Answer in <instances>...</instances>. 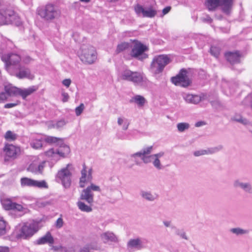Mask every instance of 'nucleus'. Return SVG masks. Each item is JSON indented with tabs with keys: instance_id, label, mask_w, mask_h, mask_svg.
Returning a JSON list of instances; mask_svg holds the SVG:
<instances>
[{
	"instance_id": "f257e3e1",
	"label": "nucleus",
	"mask_w": 252,
	"mask_h": 252,
	"mask_svg": "<svg viewBox=\"0 0 252 252\" xmlns=\"http://www.w3.org/2000/svg\"><path fill=\"white\" fill-rule=\"evenodd\" d=\"M234 0H206L205 4L209 11H214L220 7L224 14L229 15L231 13Z\"/></svg>"
},
{
	"instance_id": "f03ea898",
	"label": "nucleus",
	"mask_w": 252,
	"mask_h": 252,
	"mask_svg": "<svg viewBox=\"0 0 252 252\" xmlns=\"http://www.w3.org/2000/svg\"><path fill=\"white\" fill-rule=\"evenodd\" d=\"M80 60L85 64H91L97 58L96 52L94 47L90 45H82L79 54Z\"/></svg>"
},
{
	"instance_id": "7ed1b4c3",
	"label": "nucleus",
	"mask_w": 252,
	"mask_h": 252,
	"mask_svg": "<svg viewBox=\"0 0 252 252\" xmlns=\"http://www.w3.org/2000/svg\"><path fill=\"white\" fill-rule=\"evenodd\" d=\"M38 14L47 21L53 20L59 18L61 14L60 10L52 4H47L43 8L37 10Z\"/></svg>"
},
{
	"instance_id": "20e7f679",
	"label": "nucleus",
	"mask_w": 252,
	"mask_h": 252,
	"mask_svg": "<svg viewBox=\"0 0 252 252\" xmlns=\"http://www.w3.org/2000/svg\"><path fill=\"white\" fill-rule=\"evenodd\" d=\"M133 46H131L130 56L131 58L139 61H143L148 57V55L145 52L149 50L148 46L137 40H134Z\"/></svg>"
},
{
	"instance_id": "39448f33",
	"label": "nucleus",
	"mask_w": 252,
	"mask_h": 252,
	"mask_svg": "<svg viewBox=\"0 0 252 252\" xmlns=\"http://www.w3.org/2000/svg\"><path fill=\"white\" fill-rule=\"evenodd\" d=\"M170 59L166 55H160L155 57L151 64V69L156 74L162 72L165 66L170 63Z\"/></svg>"
},
{
	"instance_id": "423d86ee",
	"label": "nucleus",
	"mask_w": 252,
	"mask_h": 252,
	"mask_svg": "<svg viewBox=\"0 0 252 252\" xmlns=\"http://www.w3.org/2000/svg\"><path fill=\"white\" fill-rule=\"evenodd\" d=\"M191 69L182 68L179 73L174 77L171 78L172 82L176 86L183 87H187L191 84V80L190 78V72Z\"/></svg>"
},
{
	"instance_id": "0eeeda50",
	"label": "nucleus",
	"mask_w": 252,
	"mask_h": 252,
	"mask_svg": "<svg viewBox=\"0 0 252 252\" xmlns=\"http://www.w3.org/2000/svg\"><path fill=\"white\" fill-rule=\"evenodd\" d=\"M121 78L123 80L132 82L137 85L144 81V78L140 73L133 72L129 69H126L122 72Z\"/></svg>"
},
{
	"instance_id": "6e6552de",
	"label": "nucleus",
	"mask_w": 252,
	"mask_h": 252,
	"mask_svg": "<svg viewBox=\"0 0 252 252\" xmlns=\"http://www.w3.org/2000/svg\"><path fill=\"white\" fill-rule=\"evenodd\" d=\"M2 61L5 63V67L6 70L8 71L9 67H12L14 70L17 66H20V62L21 61V57L16 54H10L4 55L1 56Z\"/></svg>"
},
{
	"instance_id": "1a4fd4ad",
	"label": "nucleus",
	"mask_w": 252,
	"mask_h": 252,
	"mask_svg": "<svg viewBox=\"0 0 252 252\" xmlns=\"http://www.w3.org/2000/svg\"><path fill=\"white\" fill-rule=\"evenodd\" d=\"M69 166L70 164H68L65 168L59 171L57 175V177L61 180L63 185L65 188H68L71 185V173L68 169Z\"/></svg>"
},
{
	"instance_id": "9d476101",
	"label": "nucleus",
	"mask_w": 252,
	"mask_h": 252,
	"mask_svg": "<svg viewBox=\"0 0 252 252\" xmlns=\"http://www.w3.org/2000/svg\"><path fill=\"white\" fill-rule=\"evenodd\" d=\"M15 17L13 10L10 9H0V26L12 23Z\"/></svg>"
},
{
	"instance_id": "9b49d317",
	"label": "nucleus",
	"mask_w": 252,
	"mask_h": 252,
	"mask_svg": "<svg viewBox=\"0 0 252 252\" xmlns=\"http://www.w3.org/2000/svg\"><path fill=\"white\" fill-rule=\"evenodd\" d=\"M134 10L138 15L142 14L143 17L152 18L157 14V9L153 6H150L147 9H145L142 5L137 4L134 7Z\"/></svg>"
},
{
	"instance_id": "f8f14e48",
	"label": "nucleus",
	"mask_w": 252,
	"mask_h": 252,
	"mask_svg": "<svg viewBox=\"0 0 252 252\" xmlns=\"http://www.w3.org/2000/svg\"><path fill=\"white\" fill-rule=\"evenodd\" d=\"M12 67L10 66L8 69V73L11 75L15 76L19 79L28 78L30 76L31 71L30 69L27 68L21 65L18 66H17V67L15 68L14 70Z\"/></svg>"
},
{
	"instance_id": "ddd939ff",
	"label": "nucleus",
	"mask_w": 252,
	"mask_h": 252,
	"mask_svg": "<svg viewBox=\"0 0 252 252\" xmlns=\"http://www.w3.org/2000/svg\"><path fill=\"white\" fill-rule=\"evenodd\" d=\"M148 242L147 240L139 237L131 239L127 242V247L128 248L140 250L146 247Z\"/></svg>"
},
{
	"instance_id": "4468645a",
	"label": "nucleus",
	"mask_w": 252,
	"mask_h": 252,
	"mask_svg": "<svg viewBox=\"0 0 252 252\" xmlns=\"http://www.w3.org/2000/svg\"><path fill=\"white\" fill-rule=\"evenodd\" d=\"M5 153V160H8L9 158L14 159L20 153V149L19 147L12 144H7L4 148Z\"/></svg>"
},
{
	"instance_id": "2eb2a0df",
	"label": "nucleus",
	"mask_w": 252,
	"mask_h": 252,
	"mask_svg": "<svg viewBox=\"0 0 252 252\" xmlns=\"http://www.w3.org/2000/svg\"><path fill=\"white\" fill-rule=\"evenodd\" d=\"M233 186L235 189H241L245 193L252 194V184L250 182H243L241 179H236L234 181Z\"/></svg>"
},
{
	"instance_id": "dca6fc26",
	"label": "nucleus",
	"mask_w": 252,
	"mask_h": 252,
	"mask_svg": "<svg viewBox=\"0 0 252 252\" xmlns=\"http://www.w3.org/2000/svg\"><path fill=\"white\" fill-rule=\"evenodd\" d=\"M32 236V224L26 223L20 229L16 234L18 239H26Z\"/></svg>"
},
{
	"instance_id": "f3484780",
	"label": "nucleus",
	"mask_w": 252,
	"mask_h": 252,
	"mask_svg": "<svg viewBox=\"0 0 252 252\" xmlns=\"http://www.w3.org/2000/svg\"><path fill=\"white\" fill-rule=\"evenodd\" d=\"M225 57L231 64L240 63L242 55L239 51L228 52L225 54Z\"/></svg>"
},
{
	"instance_id": "a211bd4d",
	"label": "nucleus",
	"mask_w": 252,
	"mask_h": 252,
	"mask_svg": "<svg viewBox=\"0 0 252 252\" xmlns=\"http://www.w3.org/2000/svg\"><path fill=\"white\" fill-rule=\"evenodd\" d=\"M139 194L142 199L149 202H154L158 198V195L151 191L141 189Z\"/></svg>"
},
{
	"instance_id": "6ab92c4d",
	"label": "nucleus",
	"mask_w": 252,
	"mask_h": 252,
	"mask_svg": "<svg viewBox=\"0 0 252 252\" xmlns=\"http://www.w3.org/2000/svg\"><path fill=\"white\" fill-rule=\"evenodd\" d=\"M94 196L92 191H90L89 188H86L82 191L80 199L85 201L89 205H93L94 202Z\"/></svg>"
},
{
	"instance_id": "aec40b11",
	"label": "nucleus",
	"mask_w": 252,
	"mask_h": 252,
	"mask_svg": "<svg viewBox=\"0 0 252 252\" xmlns=\"http://www.w3.org/2000/svg\"><path fill=\"white\" fill-rule=\"evenodd\" d=\"M54 243V239L50 232H47L45 235L39 238L34 242V244L36 245H43L48 244L50 246Z\"/></svg>"
},
{
	"instance_id": "412c9836",
	"label": "nucleus",
	"mask_w": 252,
	"mask_h": 252,
	"mask_svg": "<svg viewBox=\"0 0 252 252\" xmlns=\"http://www.w3.org/2000/svg\"><path fill=\"white\" fill-rule=\"evenodd\" d=\"M153 149V146H149L147 148L143 149L141 151L139 152L130 155V157L131 158H135V162L136 164L138 165L139 162H138V161H137L136 158L139 157L141 158V159H142V158H143L144 156L150 154L152 153Z\"/></svg>"
},
{
	"instance_id": "4be33fe9",
	"label": "nucleus",
	"mask_w": 252,
	"mask_h": 252,
	"mask_svg": "<svg viewBox=\"0 0 252 252\" xmlns=\"http://www.w3.org/2000/svg\"><path fill=\"white\" fill-rule=\"evenodd\" d=\"M101 237L104 243L108 242H117L118 241L117 236L111 232L107 231L102 233Z\"/></svg>"
},
{
	"instance_id": "5701e85b",
	"label": "nucleus",
	"mask_w": 252,
	"mask_h": 252,
	"mask_svg": "<svg viewBox=\"0 0 252 252\" xmlns=\"http://www.w3.org/2000/svg\"><path fill=\"white\" fill-rule=\"evenodd\" d=\"M60 146L59 149L56 150L57 154L60 157L62 158L66 157L70 152L69 147L63 143H60L59 145Z\"/></svg>"
},
{
	"instance_id": "b1692460",
	"label": "nucleus",
	"mask_w": 252,
	"mask_h": 252,
	"mask_svg": "<svg viewBox=\"0 0 252 252\" xmlns=\"http://www.w3.org/2000/svg\"><path fill=\"white\" fill-rule=\"evenodd\" d=\"M184 99L188 103L192 104H197L201 101V96L198 95H193L192 94H184L183 95Z\"/></svg>"
},
{
	"instance_id": "393cba45",
	"label": "nucleus",
	"mask_w": 252,
	"mask_h": 252,
	"mask_svg": "<svg viewBox=\"0 0 252 252\" xmlns=\"http://www.w3.org/2000/svg\"><path fill=\"white\" fill-rule=\"evenodd\" d=\"M129 102L130 103L134 102L139 107H143L146 103L147 100L143 96L140 95H136L130 99Z\"/></svg>"
},
{
	"instance_id": "a878e982",
	"label": "nucleus",
	"mask_w": 252,
	"mask_h": 252,
	"mask_svg": "<svg viewBox=\"0 0 252 252\" xmlns=\"http://www.w3.org/2000/svg\"><path fill=\"white\" fill-rule=\"evenodd\" d=\"M43 139L47 143L49 144H56L57 145H59L60 143L63 144V138L51 136H47Z\"/></svg>"
},
{
	"instance_id": "bb28decb",
	"label": "nucleus",
	"mask_w": 252,
	"mask_h": 252,
	"mask_svg": "<svg viewBox=\"0 0 252 252\" xmlns=\"http://www.w3.org/2000/svg\"><path fill=\"white\" fill-rule=\"evenodd\" d=\"M231 120L238 122L244 125H248L250 124L249 121L246 118H244L239 113H236L231 117Z\"/></svg>"
},
{
	"instance_id": "cd10ccee",
	"label": "nucleus",
	"mask_w": 252,
	"mask_h": 252,
	"mask_svg": "<svg viewBox=\"0 0 252 252\" xmlns=\"http://www.w3.org/2000/svg\"><path fill=\"white\" fill-rule=\"evenodd\" d=\"M4 88L5 91L8 96L12 95H18L19 88L11 85L6 86Z\"/></svg>"
},
{
	"instance_id": "c85d7f7f",
	"label": "nucleus",
	"mask_w": 252,
	"mask_h": 252,
	"mask_svg": "<svg viewBox=\"0 0 252 252\" xmlns=\"http://www.w3.org/2000/svg\"><path fill=\"white\" fill-rule=\"evenodd\" d=\"M77 205L78 208L82 212H91L92 211V206L93 205L86 204L84 202L78 201L77 203Z\"/></svg>"
},
{
	"instance_id": "c756f323",
	"label": "nucleus",
	"mask_w": 252,
	"mask_h": 252,
	"mask_svg": "<svg viewBox=\"0 0 252 252\" xmlns=\"http://www.w3.org/2000/svg\"><path fill=\"white\" fill-rule=\"evenodd\" d=\"M8 229L7 222L2 218H0V236L6 234Z\"/></svg>"
},
{
	"instance_id": "7c9ffc66",
	"label": "nucleus",
	"mask_w": 252,
	"mask_h": 252,
	"mask_svg": "<svg viewBox=\"0 0 252 252\" xmlns=\"http://www.w3.org/2000/svg\"><path fill=\"white\" fill-rule=\"evenodd\" d=\"M131 47V45L130 43L124 42L117 45L116 52L117 54H119L124 51L127 50Z\"/></svg>"
},
{
	"instance_id": "2f4dec72",
	"label": "nucleus",
	"mask_w": 252,
	"mask_h": 252,
	"mask_svg": "<svg viewBox=\"0 0 252 252\" xmlns=\"http://www.w3.org/2000/svg\"><path fill=\"white\" fill-rule=\"evenodd\" d=\"M32 187L40 189H47L48 188V185L45 180L38 181L32 180Z\"/></svg>"
},
{
	"instance_id": "473e14b6",
	"label": "nucleus",
	"mask_w": 252,
	"mask_h": 252,
	"mask_svg": "<svg viewBox=\"0 0 252 252\" xmlns=\"http://www.w3.org/2000/svg\"><path fill=\"white\" fill-rule=\"evenodd\" d=\"M44 139L42 136L38 138H34L32 140V148L38 149L41 148L43 146V141Z\"/></svg>"
},
{
	"instance_id": "72a5a7b5",
	"label": "nucleus",
	"mask_w": 252,
	"mask_h": 252,
	"mask_svg": "<svg viewBox=\"0 0 252 252\" xmlns=\"http://www.w3.org/2000/svg\"><path fill=\"white\" fill-rule=\"evenodd\" d=\"M32 94V88L28 89L19 88L18 95L21 96L23 99H25L28 96Z\"/></svg>"
},
{
	"instance_id": "f704fd0d",
	"label": "nucleus",
	"mask_w": 252,
	"mask_h": 252,
	"mask_svg": "<svg viewBox=\"0 0 252 252\" xmlns=\"http://www.w3.org/2000/svg\"><path fill=\"white\" fill-rule=\"evenodd\" d=\"M230 232L237 236L246 234L249 233V231L240 227L232 228L230 229Z\"/></svg>"
},
{
	"instance_id": "c9c22d12",
	"label": "nucleus",
	"mask_w": 252,
	"mask_h": 252,
	"mask_svg": "<svg viewBox=\"0 0 252 252\" xmlns=\"http://www.w3.org/2000/svg\"><path fill=\"white\" fill-rule=\"evenodd\" d=\"M1 203L5 210H10L13 209L14 202H12L9 199H5L1 200Z\"/></svg>"
},
{
	"instance_id": "e433bc0d",
	"label": "nucleus",
	"mask_w": 252,
	"mask_h": 252,
	"mask_svg": "<svg viewBox=\"0 0 252 252\" xmlns=\"http://www.w3.org/2000/svg\"><path fill=\"white\" fill-rule=\"evenodd\" d=\"M190 127V125L188 123H179L177 125V128L179 132H183L188 130Z\"/></svg>"
},
{
	"instance_id": "4c0bfd02",
	"label": "nucleus",
	"mask_w": 252,
	"mask_h": 252,
	"mask_svg": "<svg viewBox=\"0 0 252 252\" xmlns=\"http://www.w3.org/2000/svg\"><path fill=\"white\" fill-rule=\"evenodd\" d=\"M223 148V146L222 145H219L217 147L208 148L207 150H205V154L206 155H209V154H213L215 153H217L221 150H222Z\"/></svg>"
},
{
	"instance_id": "58836bf2",
	"label": "nucleus",
	"mask_w": 252,
	"mask_h": 252,
	"mask_svg": "<svg viewBox=\"0 0 252 252\" xmlns=\"http://www.w3.org/2000/svg\"><path fill=\"white\" fill-rule=\"evenodd\" d=\"M86 247H88V249L90 251L91 250H98L99 247L96 242H92L90 243L86 244Z\"/></svg>"
},
{
	"instance_id": "ea45409f",
	"label": "nucleus",
	"mask_w": 252,
	"mask_h": 252,
	"mask_svg": "<svg viewBox=\"0 0 252 252\" xmlns=\"http://www.w3.org/2000/svg\"><path fill=\"white\" fill-rule=\"evenodd\" d=\"M5 138L7 140L13 141L16 139L17 135L12 131L9 130L7 131L5 135Z\"/></svg>"
},
{
	"instance_id": "a19ab883",
	"label": "nucleus",
	"mask_w": 252,
	"mask_h": 252,
	"mask_svg": "<svg viewBox=\"0 0 252 252\" xmlns=\"http://www.w3.org/2000/svg\"><path fill=\"white\" fill-rule=\"evenodd\" d=\"M21 184L22 187L32 186V179L24 177L21 179Z\"/></svg>"
},
{
	"instance_id": "79ce46f5",
	"label": "nucleus",
	"mask_w": 252,
	"mask_h": 252,
	"mask_svg": "<svg viewBox=\"0 0 252 252\" xmlns=\"http://www.w3.org/2000/svg\"><path fill=\"white\" fill-rule=\"evenodd\" d=\"M210 53L214 57L217 58L220 55V49L219 47L212 46L210 48Z\"/></svg>"
},
{
	"instance_id": "37998d69",
	"label": "nucleus",
	"mask_w": 252,
	"mask_h": 252,
	"mask_svg": "<svg viewBox=\"0 0 252 252\" xmlns=\"http://www.w3.org/2000/svg\"><path fill=\"white\" fill-rule=\"evenodd\" d=\"M153 164L154 167L158 170L161 169L163 167L159 158H154L153 161Z\"/></svg>"
},
{
	"instance_id": "c03bdc74",
	"label": "nucleus",
	"mask_w": 252,
	"mask_h": 252,
	"mask_svg": "<svg viewBox=\"0 0 252 252\" xmlns=\"http://www.w3.org/2000/svg\"><path fill=\"white\" fill-rule=\"evenodd\" d=\"M85 106L83 103H81L78 107L75 109V114L77 116H80L83 112Z\"/></svg>"
},
{
	"instance_id": "a18cd8bd",
	"label": "nucleus",
	"mask_w": 252,
	"mask_h": 252,
	"mask_svg": "<svg viewBox=\"0 0 252 252\" xmlns=\"http://www.w3.org/2000/svg\"><path fill=\"white\" fill-rule=\"evenodd\" d=\"M87 173H81V177L80 178V187L84 188L85 187L84 183L86 181Z\"/></svg>"
},
{
	"instance_id": "49530a36",
	"label": "nucleus",
	"mask_w": 252,
	"mask_h": 252,
	"mask_svg": "<svg viewBox=\"0 0 252 252\" xmlns=\"http://www.w3.org/2000/svg\"><path fill=\"white\" fill-rule=\"evenodd\" d=\"M66 124V122L63 119H61L56 123V128L59 129L63 127Z\"/></svg>"
},
{
	"instance_id": "de8ad7c7",
	"label": "nucleus",
	"mask_w": 252,
	"mask_h": 252,
	"mask_svg": "<svg viewBox=\"0 0 252 252\" xmlns=\"http://www.w3.org/2000/svg\"><path fill=\"white\" fill-rule=\"evenodd\" d=\"M45 155L49 157H54L57 154L56 150H55L53 148H51L46 152Z\"/></svg>"
},
{
	"instance_id": "09e8293b",
	"label": "nucleus",
	"mask_w": 252,
	"mask_h": 252,
	"mask_svg": "<svg viewBox=\"0 0 252 252\" xmlns=\"http://www.w3.org/2000/svg\"><path fill=\"white\" fill-rule=\"evenodd\" d=\"M154 157H152V155L148 156L146 155L142 158V160L143 161L144 163L147 164L151 162V160L154 159Z\"/></svg>"
},
{
	"instance_id": "8fccbe9b",
	"label": "nucleus",
	"mask_w": 252,
	"mask_h": 252,
	"mask_svg": "<svg viewBox=\"0 0 252 252\" xmlns=\"http://www.w3.org/2000/svg\"><path fill=\"white\" fill-rule=\"evenodd\" d=\"M176 234L180 236L182 238L184 239L185 240H188V237L186 235V233L183 231L179 229H177L176 231Z\"/></svg>"
},
{
	"instance_id": "3c124183",
	"label": "nucleus",
	"mask_w": 252,
	"mask_h": 252,
	"mask_svg": "<svg viewBox=\"0 0 252 252\" xmlns=\"http://www.w3.org/2000/svg\"><path fill=\"white\" fill-rule=\"evenodd\" d=\"M87 188H89L90 191H92V190L100 191V187L93 184H91V185L88 186Z\"/></svg>"
},
{
	"instance_id": "603ef678",
	"label": "nucleus",
	"mask_w": 252,
	"mask_h": 252,
	"mask_svg": "<svg viewBox=\"0 0 252 252\" xmlns=\"http://www.w3.org/2000/svg\"><path fill=\"white\" fill-rule=\"evenodd\" d=\"M63 220L61 218H59L57 219L55 223V226L57 228H60L63 226Z\"/></svg>"
},
{
	"instance_id": "864d4df0",
	"label": "nucleus",
	"mask_w": 252,
	"mask_h": 252,
	"mask_svg": "<svg viewBox=\"0 0 252 252\" xmlns=\"http://www.w3.org/2000/svg\"><path fill=\"white\" fill-rule=\"evenodd\" d=\"M8 95L6 92H1L0 93V103L3 102L8 97Z\"/></svg>"
},
{
	"instance_id": "5fc2aeb1",
	"label": "nucleus",
	"mask_w": 252,
	"mask_h": 252,
	"mask_svg": "<svg viewBox=\"0 0 252 252\" xmlns=\"http://www.w3.org/2000/svg\"><path fill=\"white\" fill-rule=\"evenodd\" d=\"M44 162L42 163L41 164H40L37 167V169H36L34 171V173L36 174H42L44 165Z\"/></svg>"
},
{
	"instance_id": "6e6d98bb",
	"label": "nucleus",
	"mask_w": 252,
	"mask_h": 252,
	"mask_svg": "<svg viewBox=\"0 0 252 252\" xmlns=\"http://www.w3.org/2000/svg\"><path fill=\"white\" fill-rule=\"evenodd\" d=\"M62 96L63 97L62 101L63 102H66L68 101L69 98V96L68 93L64 92H63L62 93Z\"/></svg>"
},
{
	"instance_id": "4d7b16f0",
	"label": "nucleus",
	"mask_w": 252,
	"mask_h": 252,
	"mask_svg": "<svg viewBox=\"0 0 252 252\" xmlns=\"http://www.w3.org/2000/svg\"><path fill=\"white\" fill-rule=\"evenodd\" d=\"M193 155L195 157H199L202 155H206L205 151V150L196 151L194 152Z\"/></svg>"
},
{
	"instance_id": "13d9d810",
	"label": "nucleus",
	"mask_w": 252,
	"mask_h": 252,
	"mask_svg": "<svg viewBox=\"0 0 252 252\" xmlns=\"http://www.w3.org/2000/svg\"><path fill=\"white\" fill-rule=\"evenodd\" d=\"M71 83V80L70 79H65L62 81V84L67 88H68Z\"/></svg>"
},
{
	"instance_id": "bf43d9fd",
	"label": "nucleus",
	"mask_w": 252,
	"mask_h": 252,
	"mask_svg": "<svg viewBox=\"0 0 252 252\" xmlns=\"http://www.w3.org/2000/svg\"><path fill=\"white\" fill-rule=\"evenodd\" d=\"M201 19L203 22L209 23H211L213 21V19L210 17L209 15H206L205 17L202 18Z\"/></svg>"
},
{
	"instance_id": "052dcab7",
	"label": "nucleus",
	"mask_w": 252,
	"mask_h": 252,
	"mask_svg": "<svg viewBox=\"0 0 252 252\" xmlns=\"http://www.w3.org/2000/svg\"><path fill=\"white\" fill-rule=\"evenodd\" d=\"M22 209L23 207L22 205L14 202L12 210L20 211L22 210Z\"/></svg>"
},
{
	"instance_id": "680f3d73",
	"label": "nucleus",
	"mask_w": 252,
	"mask_h": 252,
	"mask_svg": "<svg viewBox=\"0 0 252 252\" xmlns=\"http://www.w3.org/2000/svg\"><path fill=\"white\" fill-rule=\"evenodd\" d=\"M51 247V249L54 252H58L63 249V247L62 246H53L52 245Z\"/></svg>"
},
{
	"instance_id": "e2e57ef3",
	"label": "nucleus",
	"mask_w": 252,
	"mask_h": 252,
	"mask_svg": "<svg viewBox=\"0 0 252 252\" xmlns=\"http://www.w3.org/2000/svg\"><path fill=\"white\" fill-rule=\"evenodd\" d=\"M46 124L48 128H56V123L53 121L48 122Z\"/></svg>"
},
{
	"instance_id": "0e129e2a",
	"label": "nucleus",
	"mask_w": 252,
	"mask_h": 252,
	"mask_svg": "<svg viewBox=\"0 0 252 252\" xmlns=\"http://www.w3.org/2000/svg\"><path fill=\"white\" fill-rule=\"evenodd\" d=\"M39 229L38 224H34L33 221L32 220V235L36 233Z\"/></svg>"
},
{
	"instance_id": "69168bd1",
	"label": "nucleus",
	"mask_w": 252,
	"mask_h": 252,
	"mask_svg": "<svg viewBox=\"0 0 252 252\" xmlns=\"http://www.w3.org/2000/svg\"><path fill=\"white\" fill-rule=\"evenodd\" d=\"M164 155V153L163 152H161L158 154L152 155V157H154V158H156L159 159V158L163 156Z\"/></svg>"
},
{
	"instance_id": "338daca9",
	"label": "nucleus",
	"mask_w": 252,
	"mask_h": 252,
	"mask_svg": "<svg viewBox=\"0 0 252 252\" xmlns=\"http://www.w3.org/2000/svg\"><path fill=\"white\" fill-rule=\"evenodd\" d=\"M0 252H9V248L6 246H0Z\"/></svg>"
},
{
	"instance_id": "774afa93",
	"label": "nucleus",
	"mask_w": 252,
	"mask_h": 252,
	"mask_svg": "<svg viewBox=\"0 0 252 252\" xmlns=\"http://www.w3.org/2000/svg\"><path fill=\"white\" fill-rule=\"evenodd\" d=\"M171 7L170 6H166L162 10V14L163 15H164L167 14L171 10Z\"/></svg>"
}]
</instances>
